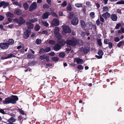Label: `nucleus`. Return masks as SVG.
Returning a JSON list of instances; mask_svg holds the SVG:
<instances>
[{"mask_svg": "<svg viewBox=\"0 0 124 124\" xmlns=\"http://www.w3.org/2000/svg\"><path fill=\"white\" fill-rule=\"evenodd\" d=\"M18 100V98L16 96H12L11 97L6 98L3 101L4 104H7L10 103L15 104L16 103V101Z\"/></svg>", "mask_w": 124, "mask_h": 124, "instance_id": "f257e3e1", "label": "nucleus"}, {"mask_svg": "<svg viewBox=\"0 0 124 124\" xmlns=\"http://www.w3.org/2000/svg\"><path fill=\"white\" fill-rule=\"evenodd\" d=\"M62 41V45H64L65 43L67 44L72 46H76L78 43V40L74 38H72L71 40L68 39L65 42L63 40H61Z\"/></svg>", "mask_w": 124, "mask_h": 124, "instance_id": "f03ea898", "label": "nucleus"}, {"mask_svg": "<svg viewBox=\"0 0 124 124\" xmlns=\"http://www.w3.org/2000/svg\"><path fill=\"white\" fill-rule=\"evenodd\" d=\"M62 27L63 30V31L62 33V34L64 35L71 32V29L68 26L63 25L62 26Z\"/></svg>", "mask_w": 124, "mask_h": 124, "instance_id": "7ed1b4c3", "label": "nucleus"}, {"mask_svg": "<svg viewBox=\"0 0 124 124\" xmlns=\"http://www.w3.org/2000/svg\"><path fill=\"white\" fill-rule=\"evenodd\" d=\"M60 29L58 27H55L54 30V33L56 38L58 39H60L62 38L61 34L59 33Z\"/></svg>", "mask_w": 124, "mask_h": 124, "instance_id": "20e7f679", "label": "nucleus"}, {"mask_svg": "<svg viewBox=\"0 0 124 124\" xmlns=\"http://www.w3.org/2000/svg\"><path fill=\"white\" fill-rule=\"evenodd\" d=\"M14 22L16 23L19 25H22L25 22V21L24 19L21 17H19L18 19L15 18L14 19Z\"/></svg>", "mask_w": 124, "mask_h": 124, "instance_id": "39448f33", "label": "nucleus"}, {"mask_svg": "<svg viewBox=\"0 0 124 124\" xmlns=\"http://www.w3.org/2000/svg\"><path fill=\"white\" fill-rule=\"evenodd\" d=\"M9 46V44L8 43H1L0 44V47L3 49H6Z\"/></svg>", "mask_w": 124, "mask_h": 124, "instance_id": "423d86ee", "label": "nucleus"}, {"mask_svg": "<svg viewBox=\"0 0 124 124\" xmlns=\"http://www.w3.org/2000/svg\"><path fill=\"white\" fill-rule=\"evenodd\" d=\"M37 7L36 3L35 2H33L30 6L29 10L30 11H32L36 9Z\"/></svg>", "mask_w": 124, "mask_h": 124, "instance_id": "0eeeda50", "label": "nucleus"}, {"mask_svg": "<svg viewBox=\"0 0 124 124\" xmlns=\"http://www.w3.org/2000/svg\"><path fill=\"white\" fill-rule=\"evenodd\" d=\"M51 50V48L50 47H47L45 49L43 48L41 49L39 53L41 54V53L45 52L47 53L48 52Z\"/></svg>", "mask_w": 124, "mask_h": 124, "instance_id": "6e6552de", "label": "nucleus"}, {"mask_svg": "<svg viewBox=\"0 0 124 124\" xmlns=\"http://www.w3.org/2000/svg\"><path fill=\"white\" fill-rule=\"evenodd\" d=\"M31 30L29 29L27 30L26 31L24 32L23 34L24 38L26 39H27L31 34Z\"/></svg>", "mask_w": 124, "mask_h": 124, "instance_id": "1a4fd4ad", "label": "nucleus"}, {"mask_svg": "<svg viewBox=\"0 0 124 124\" xmlns=\"http://www.w3.org/2000/svg\"><path fill=\"white\" fill-rule=\"evenodd\" d=\"M51 23L52 25L54 26H58L59 24V21L56 19H54Z\"/></svg>", "mask_w": 124, "mask_h": 124, "instance_id": "9d476101", "label": "nucleus"}, {"mask_svg": "<svg viewBox=\"0 0 124 124\" xmlns=\"http://www.w3.org/2000/svg\"><path fill=\"white\" fill-rule=\"evenodd\" d=\"M78 23V19L77 17H75L73 18L71 22V24L72 25H77Z\"/></svg>", "mask_w": 124, "mask_h": 124, "instance_id": "9b49d317", "label": "nucleus"}, {"mask_svg": "<svg viewBox=\"0 0 124 124\" xmlns=\"http://www.w3.org/2000/svg\"><path fill=\"white\" fill-rule=\"evenodd\" d=\"M110 18L113 21H116L117 20V17L116 14H112L110 16Z\"/></svg>", "mask_w": 124, "mask_h": 124, "instance_id": "f8f14e48", "label": "nucleus"}, {"mask_svg": "<svg viewBox=\"0 0 124 124\" xmlns=\"http://www.w3.org/2000/svg\"><path fill=\"white\" fill-rule=\"evenodd\" d=\"M104 13L101 15L102 17H103L105 19H106L108 18H109L110 17V14L108 12L103 13Z\"/></svg>", "mask_w": 124, "mask_h": 124, "instance_id": "ddd939ff", "label": "nucleus"}, {"mask_svg": "<svg viewBox=\"0 0 124 124\" xmlns=\"http://www.w3.org/2000/svg\"><path fill=\"white\" fill-rule=\"evenodd\" d=\"M50 15L49 12H47L43 14L42 16V18L43 19H45L48 18L49 16Z\"/></svg>", "mask_w": 124, "mask_h": 124, "instance_id": "4468645a", "label": "nucleus"}, {"mask_svg": "<svg viewBox=\"0 0 124 124\" xmlns=\"http://www.w3.org/2000/svg\"><path fill=\"white\" fill-rule=\"evenodd\" d=\"M80 49V50L84 52L85 54H87L89 50V48L87 47H86L85 48L82 47Z\"/></svg>", "mask_w": 124, "mask_h": 124, "instance_id": "2eb2a0df", "label": "nucleus"}, {"mask_svg": "<svg viewBox=\"0 0 124 124\" xmlns=\"http://www.w3.org/2000/svg\"><path fill=\"white\" fill-rule=\"evenodd\" d=\"M14 13L16 15H21L22 14V11L20 9H17L15 10Z\"/></svg>", "mask_w": 124, "mask_h": 124, "instance_id": "dca6fc26", "label": "nucleus"}, {"mask_svg": "<svg viewBox=\"0 0 124 124\" xmlns=\"http://www.w3.org/2000/svg\"><path fill=\"white\" fill-rule=\"evenodd\" d=\"M27 26L28 29H32L33 28V25L30 22L27 21L26 22Z\"/></svg>", "mask_w": 124, "mask_h": 124, "instance_id": "f3484780", "label": "nucleus"}, {"mask_svg": "<svg viewBox=\"0 0 124 124\" xmlns=\"http://www.w3.org/2000/svg\"><path fill=\"white\" fill-rule=\"evenodd\" d=\"M74 61L76 62L78 64H82L83 63V60L78 58H76L74 59Z\"/></svg>", "mask_w": 124, "mask_h": 124, "instance_id": "a211bd4d", "label": "nucleus"}, {"mask_svg": "<svg viewBox=\"0 0 124 124\" xmlns=\"http://www.w3.org/2000/svg\"><path fill=\"white\" fill-rule=\"evenodd\" d=\"M61 48V46L58 44H56L54 46V49L55 51H57Z\"/></svg>", "mask_w": 124, "mask_h": 124, "instance_id": "6ab92c4d", "label": "nucleus"}, {"mask_svg": "<svg viewBox=\"0 0 124 124\" xmlns=\"http://www.w3.org/2000/svg\"><path fill=\"white\" fill-rule=\"evenodd\" d=\"M13 4L17 6H19L20 7H21L22 6L21 3L17 1L13 2Z\"/></svg>", "mask_w": 124, "mask_h": 124, "instance_id": "aec40b11", "label": "nucleus"}, {"mask_svg": "<svg viewBox=\"0 0 124 124\" xmlns=\"http://www.w3.org/2000/svg\"><path fill=\"white\" fill-rule=\"evenodd\" d=\"M74 16V14L73 12H71L69 14L68 18V19H72Z\"/></svg>", "mask_w": 124, "mask_h": 124, "instance_id": "412c9836", "label": "nucleus"}, {"mask_svg": "<svg viewBox=\"0 0 124 124\" xmlns=\"http://www.w3.org/2000/svg\"><path fill=\"white\" fill-rule=\"evenodd\" d=\"M2 2H3V3L2 4V6H3V8H6V7L7 6H8L9 5V4L8 2H6L5 1H2Z\"/></svg>", "mask_w": 124, "mask_h": 124, "instance_id": "4be33fe9", "label": "nucleus"}, {"mask_svg": "<svg viewBox=\"0 0 124 124\" xmlns=\"http://www.w3.org/2000/svg\"><path fill=\"white\" fill-rule=\"evenodd\" d=\"M15 121V119L13 117H11L8 120V123H12Z\"/></svg>", "mask_w": 124, "mask_h": 124, "instance_id": "5701e85b", "label": "nucleus"}, {"mask_svg": "<svg viewBox=\"0 0 124 124\" xmlns=\"http://www.w3.org/2000/svg\"><path fill=\"white\" fill-rule=\"evenodd\" d=\"M42 25L44 26L47 27L49 26L48 23L45 21H42Z\"/></svg>", "mask_w": 124, "mask_h": 124, "instance_id": "b1692460", "label": "nucleus"}, {"mask_svg": "<svg viewBox=\"0 0 124 124\" xmlns=\"http://www.w3.org/2000/svg\"><path fill=\"white\" fill-rule=\"evenodd\" d=\"M6 15L8 17H13L14 16V15L9 12H8L6 14Z\"/></svg>", "mask_w": 124, "mask_h": 124, "instance_id": "393cba45", "label": "nucleus"}, {"mask_svg": "<svg viewBox=\"0 0 124 124\" xmlns=\"http://www.w3.org/2000/svg\"><path fill=\"white\" fill-rule=\"evenodd\" d=\"M23 6L24 9L27 10L29 8V5L27 3H23Z\"/></svg>", "mask_w": 124, "mask_h": 124, "instance_id": "a878e982", "label": "nucleus"}, {"mask_svg": "<svg viewBox=\"0 0 124 124\" xmlns=\"http://www.w3.org/2000/svg\"><path fill=\"white\" fill-rule=\"evenodd\" d=\"M83 4L81 3H77L75 4V6L77 8H79L82 6Z\"/></svg>", "mask_w": 124, "mask_h": 124, "instance_id": "bb28decb", "label": "nucleus"}, {"mask_svg": "<svg viewBox=\"0 0 124 124\" xmlns=\"http://www.w3.org/2000/svg\"><path fill=\"white\" fill-rule=\"evenodd\" d=\"M103 10L102 12L105 13V12H108V8L107 7H104L103 8Z\"/></svg>", "mask_w": 124, "mask_h": 124, "instance_id": "cd10ccee", "label": "nucleus"}, {"mask_svg": "<svg viewBox=\"0 0 124 124\" xmlns=\"http://www.w3.org/2000/svg\"><path fill=\"white\" fill-rule=\"evenodd\" d=\"M40 25L38 24L36 25V26L35 27L34 29L36 31H38L40 29Z\"/></svg>", "mask_w": 124, "mask_h": 124, "instance_id": "c85d7f7f", "label": "nucleus"}, {"mask_svg": "<svg viewBox=\"0 0 124 124\" xmlns=\"http://www.w3.org/2000/svg\"><path fill=\"white\" fill-rule=\"evenodd\" d=\"M38 20V19L37 18H34L31 19L29 20V22L31 23H33L35 22H37Z\"/></svg>", "mask_w": 124, "mask_h": 124, "instance_id": "c756f323", "label": "nucleus"}, {"mask_svg": "<svg viewBox=\"0 0 124 124\" xmlns=\"http://www.w3.org/2000/svg\"><path fill=\"white\" fill-rule=\"evenodd\" d=\"M124 44V41H120L117 45V46L118 47H120L122 45Z\"/></svg>", "mask_w": 124, "mask_h": 124, "instance_id": "7c9ffc66", "label": "nucleus"}, {"mask_svg": "<svg viewBox=\"0 0 124 124\" xmlns=\"http://www.w3.org/2000/svg\"><path fill=\"white\" fill-rule=\"evenodd\" d=\"M65 56V54L64 52H63L60 53L59 55V56L62 58H64V57Z\"/></svg>", "mask_w": 124, "mask_h": 124, "instance_id": "2f4dec72", "label": "nucleus"}, {"mask_svg": "<svg viewBox=\"0 0 124 124\" xmlns=\"http://www.w3.org/2000/svg\"><path fill=\"white\" fill-rule=\"evenodd\" d=\"M14 42V40L12 39H9L8 40V44L9 45L13 44Z\"/></svg>", "mask_w": 124, "mask_h": 124, "instance_id": "473e14b6", "label": "nucleus"}, {"mask_svg": "<svg viewBox=\"0 0 124 124\" xmlns=\"http://www.w3.org/2000/svg\"><path fill=\"white\" fill-rule=\"evenodd\" d=\"M6 110L5 109H2L1 108L0 109V113L3 114H6L7 113L5 112V110Z\"/></svg>", "mask_w": 124, "mask_h": 124, "instance_id": "72a5a7b5", "label": "nucleus"}, {"mask_svg": "<svg viewBox=\"0 0 124 124\" xmlns=\"http://www.w3.org/2000/svg\"><path fill=\"white\" fill-rule=\"evenodd\" d=\"M41 40L39 39H37L36 41V43L37 45H39L41 43Z\"/></svg>", "mask_w": 124, "mask_h": 124, "instance_id": "f704fd0d", "label": "nucleus"}, {"mask_svg": "<svg viewBox=\"0 0 124 124\" xmlns=\"http://www.w3.org/2000/svg\"><path fill=\"white\" fill-rule=\"evenodd\" d=\"M67 10L69 11L72 10V7L70 4H68L67 8Z\"/></svg>", "mask_w": 124, "mask_h": 124, "instance_id": "c9c22d12", "label": "nucleus"}, {"mask_svg": "<svg viewBox=\"0 0 124 124\" xmlns=\"http://www.w3.org/2000/svg\"><path fill=\"white\" fill-rule=\"evenodd\" d=\"M56 42L54 40H49L48 42L49 44L51 45H53Z\"/></svg>", "mask_w": 124, "mask_h": 124, "instance_id": "e433bc0d", "label": "nucleus"}, {"mask_svg": "<svg viewBox=\"0 0 124 124\" xmlns=\"http://www.w3.org/2000/svg\"><path fill=\"white\" fill-rule=\"evenodd\" d=\"M33 55L31 54H28L27 56V58L29 59L33 58Z\"/></svg>", "mask_w": 124, "mask_h": 124, "instance_id": "4c0bfd02", "label": "nucleus"}, {"mask_svg": "<svg viewBox=\"0 0 124 124\" xmlns=\"http://www.w3.org/2000/svg\"><path fill=\"white\" fill-rule=\"evenodd\" d=\"M81 23L82 27H85V24L84 21L81 20L80 21Z\"/></svg>", "mask_w": 124, "mask_h": 124, "instance_id": "58836bf2", "label": "nucleus"}, {"mask_svg": "<svg viewBox=\"0 0 124 124\" xmlns=\"http://www.w3.org/2000/svg\"><path fill=\"white\" fill-rule=\"evenodd\" d=\"M46 56L45 55H44L40 56V59L41 60L45 59L46 57Z\"/></svg>", "mask_w": 124, "mask_h": 124, "instance_id": "ea45409f", "label": "nucleus"}, {"mask_svg": "<svg viewBox=\"0 0 124 124\" xmlns=\"http://www.w3.org/2000/svg\"><path fill=\"white\" fill-rule=\"evenodd\" d=\"M52 59L53 60L54 62L57 61L59 60V59L58 57H53L52 58Z\"/></svg>", "mask_w": 124, "mask_h": 124, "instance_id": "a19ab883", "label": "nucleus"}, {"mask_svg": "<svg viewBox=\"0 0 124 124\" xmlns=\"http://www.w3.org/2000/svg\"><path fill=\"white\" fill-rule=\"evenodd\" d=\"M94 12H91L90 14V16L92 18H93L94 17Z\"/></svg>", "mask_w": 124, "mask_h": 124, "instance_id": "79ce46f5", "label": "nucleus"}, {"mask_svg": "<svg viewBox=\"0 0 124 124\" xmlns=\"http://www.w3.org/2000/svg\"><path fill=\"white\" fill-rule=\"evenodd\" d=\"M15 55L13 54H9L8 56L6 58H9L13 57H15Z\"/></svg>", "mask_w": 124, "mask_h": 124, "instance_id": "37998d69", "label": "nucleus"}, {"mask_svg": "<svg viewBox=\"0 0 124 124\" xmlns=\"http://www.w3.org/2000/svg\"><path fill=\"white\" fill-rule=\"evenodd\" d=\"M100 21L102 23H103L104 22V19L103 18V17H102V16H100Z\"/></svg>", "mask_w": 124, "mask_h": 124, "instance_id": "c03bdc74", "label": "nucleus"}, {"mask_svg": "<svg viewBox=\"0 0 124 124\" xmlns=\"http://www.w3.org/2000/svg\"><path fill=\"white\" fill-rule=\"evenodd\" d=\"M67 5V3L66 1H64L63 2L61 5L62 7H65Z\"/></svg>", "mask_w": 124, "mask_h": 124, "instance_id": "a18cd8bd", "label": "nucleus"}, {"mask_svg": "<svg viewBox=\"0 0 124 124\" xmlns=\"http://www.w3.org/2000/svg\"><path fill=\"white\" fill-rule=\"evenodd\" d=\"M98 54L99 55H101L102 56L103 54V53L102 50H100L98 51Z\"/></svg>", "mask_w": 124, "mask_h": 124, "instance_id": "49530a36", "label": "nucleus"}, {"mask_svg": "<svg viewBox=\"0 0 124 124\" xmlns=\"http://www.w3.org/2000/svg\"><path fill=\"white\" fill-rule=\"evenodd\" d=\"M121 25V24L120 23H119L117 24L115 27V29H118Z\"/></svg>", "mask_w": 124, "mask_h": 124, "instance_id": "de8ad7c7", "label": "nucleus"}, {"mask_svg": "<svg viewBox=\"0 0 124 124\" xmlns=\"http://www.w3.org/2000/svg\"><path fill=\"white\" fill-rule=\"evenodd\" d=\"M109 41L108 39H105L104 41V43L105 44H108L109 43Z\"/></svg>", "mask_w": 124, "mask_h": 124, "instance_id": "09e8293b", "label": "nucleus"}, {"mask_svg": "<svg viewBox=\"0 0 124 124\" xmlns=\"http://www.w3.org/2000/svg\"><path fill=\"white\" fill-rule=\"evenodd\" d=\"M49 7V6L47 4H46L43 5V8H48Z\"/></svg>", "mask_w": 124, "mask_h": 124, "instance_id": "8fccbe9b", "label": "nucleus"}, {"mask_svg": "<svg viewBox=\"0 0 124 124\" xmlns=\"http://www.w3.org/2000/svg\"><path fill=\"white\" fill-rule=\"evenodd\" d=\"M116 4H124V1H120L116 3Z\"/></svg>", "mask_w": 124, "mask_h": 124, "instance_id": "3c124183", "label": "nucleus"}, {"mask_svg": "<svg viewBox=\"0 0 124 124\" xmlns=\"http://www.w3.org/2000/svg\"><path fill=\"white\" fill-rule=\"evenodd\" d=\"M49 55L52 56H53L55 55V53L53 52H51L48 54Z\"/></svg>", "mask_w": 124, "mask_h": 124, "instance_id": "603ef678", "label": "nucleus"}, {"mask_svg": "<svg viewBox=\"0 0 124 124\" xmlns=\"http://www.w3.org/2000/svg\"><path fill=\"white\" fill-rule=\"evenodd\" d=\"M97 42L99 46H101L102 45V43L101 40L100 39H98Z\"/></svg>", "mask_w": 124, "mask_h": 124, "instance_id": "864d4df0", "label": "nucleus"}, {"mask_svg": "<svg viewBox=\"0 0 124 124\" xmlns=\"http://www.w3.org/2000/svg\"><path fill=\"white\" fill-rule=\"evenodd\" d=\"M77 68L78 69L80 70H82L83 68V67L81 65H79L77 67Z\"/></svg>", "mask_w": 124, "mask_h": 124, "instance_id": "5fc2aeb1", "label": "nucleus"}, {"mask_svg": "<svg viewBox=\"0 0 124 124\" xmlns=\"http://www.w3.org/2000/svg\"><path fill=\"white\" fill-rule=\"evenodd\" d=\"M86 5L89 7H91V5L90 4V2L89 1H87L86 2Z\"/></svg>", "mask_w": 124, "mask_h": 124, "instance_id": "6e6d98bb", "label": "nucleus"}, {"mask_svg": "<svg viewBox=\"0 0 124 124\" xmlns=\"http://www.w3.org/2000/svg\"><path fill=\"white\" fill-rule=\"evenodd\" d=\"M120 39L118 37H116L114 39V41L116 42H117L119 41Z\"/></svg>", "mask_w": 124, "mask_h": 124, "instance_id": "4d7b16f0", "label": "nucleus"}, {"mask_svg": "<svg viewBox=\"0 0 124 124\" xmlns=\"http://www.w3.org/2000/svg\"><path fill=\"white\" fill-rule=\"evenodd\" d=\"M108 44L109 48L110 49H111L112 47V43L111 42H110Z\"/></svg>", "mask_w": 124, "mask_h": 124, "instance_id": "13d9d810", "label": "nucleus"}, {"mask_svg": "<svg viewBox=\"0 0 124 124\" xmlns=\"http://www.w3.org/2000/svg\"><path fill=\"white\" fill-rule=\"evenodd\" d=\"M100 23V21L99 20V19H98L96 21V23L97 25L98 26L99 25Z\"/></svg>", "mask_w": 124, "mask_h": 124, "instance_id": "bf43d9fd", "label": "nucleus"}, {"mask_svg": "<svg viewBox=\"0 0 124 124\" xmlns=\"http://www.w3.org/2000/svg\"><path fill=\"white\" fill-rule=\"evenodd\" d=\"M52 15L53 16L55 17H57L58 16L57 14L54 12L52 13Z\"/></svg>", "mask_w": 124, "mask_h": 124, "instance_id": "052dcab7", "label": "nucleus"}, {"mask_svg": "<svg viewBox=\"0 0 124 124\" xmlns=\"http://www.w3.org/2000/svg\"><path fill=\"white\" fill-rule=\"evenodd\" d=\"M42 33L47 35L48 33L47 31H42Z\"/></svg>", "mask_w": 124, "mask_h": 124, "instance_id": "680f3d73", "label": "nucleus"}, {"mask_svg": "<svg viewBox=\"0 0 124 124\" xmlns=\"http://www.w3.org/2000/svg\"><path fill=\"white\" fill-rule=\"evenodd\" d=\"M4 17L3 16L0 15V21L4 19Z\"/></svg>", "mask_w": 124, "mask_h": 124, "instance_id": "e2e57ef3", "label": "nucleus"}, {"mask_svg": "<svg viewBox=\"0 0 124 124\" xmlns=\"http://www.w3.org/2000/svg\"><path fill=\"white\" fill-rule=\"evenodd\" d=\"M95 5L96 6L97 8H99L100 5L98 3H95Z\"/></svg>", "mask_w": 124, "mask_h": 124, "instance_id": "0e129e2a", "label": "nucleus"}, {"mask_svg": "<svg viewBox=\"0 0 124 124\" xmlns=\"http://www.w3.org/2000/svg\"><path fill=\"white\" fill-rule=\"evenodd\" d=\"M96 57L98 59H101L102 58V56L101 55L98 56L97 55H96Z\"/></svg>", "mask_w": 124, "mask_h": 124, "instance_id": "69168bd1", "label": "nucleus"}, {"mask_svg": "<svg viewBox=\"0 0 124 124\" xmlns=\"http://www.w3.org/2000/svg\"><path fill=\"white\" fill-rule=\"evenodd\" d=\"M12 17H8V21L9 22H11L12 21V19L11 18Z\"/></svg>", "mask_w": 124, "mask_h": 124, "instance_id": "338daca9", "label": "nucleus"}, {"mask_svg": "<svg viewBox=\"0 0 124 124\" xmlns=\"http://www.w3.org/2000/svg\"><path fill=\"white\" fill-rule=\"evenodd\" d=\"M47 3L49 5H51V0H46Z\"/></svg>", "mask_w": 124, "mask_h": 124, "instance_id": "774afa93", "label": "nucleus"}]
</instances>
